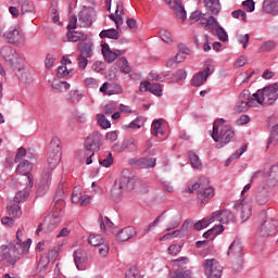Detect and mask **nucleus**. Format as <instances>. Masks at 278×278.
I'll list each match as a JSON object with an SVG mask.
<instances>
[{
	"instance_id": "obj_1",
	"label": "nucleus",
	"mask_w": 278,
	"mask_h": 278,
	"mask_svg": "<svg viewBox=\"0 0 278 278\" xmlns=\"http://www.w3.org/2000/svg\"><path fill=\"white\" fill-rule=\"evenodd\" d=\"M60 162H62V147H60V139H53L48 150V167L42 172L39 181V192H45L49 189V186H51V173L58 168Z\"/></svg>"
},
{
	"instance_id": "obj_2",
	"label": "nucleus",
	"mask_w": 278,
	"mask_h": 278,
	"mask_svg": "<svg viewBox=\"0 0 278 278\" xmlns=\"http://www.w3.org/2000/svg\"><path fill=\"white\" fill-rule=\"evenodd\" d=\"M212 138L214 142H218L217 149H223V147L229 144L236 138V132L231 129L230 125H225L224 118H219L213 124Z\"/></svg>"
},
{
	"instance_id": "obj_3",
	"label": "nucleus",
	"mask_w": 278,
	"mask_h": 278,
	"mask_svg": "<svg viewBox=\"0 0 278 278\" xmlns=\"http://www.w3.org/2000/svg\"><path fill=\"white\" fill-rule=\"evenodd\" d=\"M30 248L31 239H27L23 243L15 242L11 248H4L2 260H4L7 264L14 265L18 260H21L22 255H27V253H29Z\"/></svg>"
},
{
	"instance_id": "obj_4",
	"label": "nucleus",
	"mask_w": 278,
	"mask_h": 278,
	"mask_svg": "<svg viewBox=\"0 0 278 278\" xmlns=\"http://www.w3.org/2000/svg\"><path fill=\"white\" fill-rule=\"evenodd\" d=\"M277 90L278 84L275 83L264 87L263 89H258L254 94H252V99H254L256 105H273L278 99Z\"/></svg>"
},
{
	"instance_id": "obj_5",
	"label": "nucleus",
	"mask_w": 278,
	"mask_h": 278,
	"mask_svg": "<svg viewBox=\"0 0 278 278\" xmlns=\"http://www.w3.org/2000/svg\"><path fill=\"white\" fill-rule=\"evenodd\" d=\"M103 136L99 131L91 132L85 140V149L90 151L91 154H86V151L80 152V160L84 162L86 161L87 165H90L92 162V157H94V151H99L101 149V140Z\"/></svg>"
},
{
	"instance_id": "obj_6",
	"label": "nucleus",
	"mask_w": 278,
	"mask_h": 278,
	"mask_svg": "<svg viewBox=\"0 0 278 278\" xmlns=\"http://www.w3.org/2000/svg\"><path fill=\"white\" fill-rule=\"evenodd\" d=\"M194 190H198V200L202 205L214 197V188L210 187V180L207 178H202L199 182L189 187V192L192 193Z\"/></svg>"
},
{
	"instance_id": "obj_7",
	"label": "nucleus",
	"mask_w": 278,
	"mask_h": 278,
	"mask_svg": "<svg viewBox=\"0 0 278 278\" xmlns=\"http://www.w3.org/2000/svg\"><path fill=\"white\" fill-rule=\"evenodd\" d=\"M264 176L266 178V186L268 188H276V186H278V163L270 165L269 167H265L264 172H256L253 179Z\"/></svg>"
},
{
	"instance_id": "obj_8",
	"label": "nucleus",
	"mask_w": 278,
	"mask_h": 278,
	"mask_svg": "<svg viewBox=\"0 0 278 278\" xmlns=\"http://www.w3.org/2000/svg\"><path fill=\"white\" fill-rule=\"evenodd\" d=\"M0 54L4 62L11 65V68L22 66L23 59L18 55L16 49L12 48V46H3L0 50Z\"/></svg>"
},
{
	"instance_id": "obj_9",
	"label": "nucleus",
	"mask_w": 278,
	"mask_h": 278,
	"mask_svg": "<svg viewBox=\"0 0 278 278\" xmlns=\"http://www.w3.org/2000/svg\"><path fill=\"white\" fill-rule=\"evenodd\" d=\"M3 38L9 45H16L17 47H21L26 42L25 33L21 31L17 26H11L4 31Z\"/></svg>"
},
{
	"instance_id": "obj_10",
	"label": "nucleus",
	"mask_w": 278,
	"mask_h": 278,
	"mask_svg": "<svg viewBox=\"0 0 278 278\" xmlns=\"http://www.w3.org/2000/svg\"><path fill=\"white\" fill-rule=\"evenodd\" d=\"M202 266L207 278H220L223 275V265L216 258L205 260Z\"/></svg>"
},
{
	"instance_id": "obj_11",
	"label": "nucleus",
	"mask_w": 278,
	"mask_h": 278,
	"mask_svg": "<svg viewBox=\"0 0 278 278\" xmlns=\"http://www.w3.org/2000/svg\"><path fill=\"white\" fill-rule=\"evenodd\" d=\"M88 242L91 247H98L101 257H108L110 253V244L104 240L103 236L91 233L88 238Z\"/></svg>"
},
{
	"instance_id": "obj_12",
	"label": "nucleus",
	"mask_w": 278,
	"mask_h": 278,
	"mask_svg": "<svg viewBox=\"0 0 278 278\" xmlns=\"http://www.w3.org/2000/svg\"><path fill=\"white\" fill-rule=\"evenodd\" d=\"M62 216H64V210H62V201L55 204L52 213L45 219V223L49 225L50 229H55L59 223H62Z\"/></svg>"
},
{
	"instance_id": "obj_13",
	"label": "nucleus",
	"mask_w": 278,
	"mask_h": 278,
	"mask_svg": "<svg viewBox=\"0 0 278 278\" xmlns=\"http://www.w3.org/2000/svg\"><path fill=\"white\" fill-rule=\"evenodd\" d=\"M136 176L131 175L128 169H125L122 172L118 188L119 190H127V192H131V190L136 188Z\"/></svg>"
},
{
	"instance_id": "obj_14",
	"label": "nucleus",
	"mask_w": 278,
	"mask_h": 278,
	"mask_svg": "<svg viewBox=\"0 0 278 278\" xmlns=\"http://www.w3.org/2000/svg\"><path fill=\"white\" fill-rule=\"evenodd\" d=\"M254 201L257 205H267L270 201V191L266 189V185H258L254 189Z\"/></svg>"
},
{
	"instance_id": "obj_15",
	"label": "nucleus",
	"mask_w": 278,
	"mask_h": 278,
	"mask_svg": "<svg viewBox=\"0 0 278 278\" xmlns=\"http://www.w3.org/2000/svg\"><path fill=\"white\" fill-rule=\"evenodd\" d=\"M213 218L222 225H233L236 223V215L229 210L215 211L213 212Z\"/></svg>"
},
{
	"instance_id": "obj_16",
	"label": "nucleus",
	"mask_w": 278,
	"mask_h": 278,
	"mask_svg": "<svg viewBox=\"0 0 278 278\" xmlns=\"http://www.w3.org/2000/svg\"><path fill=\"white\" fill-rule=\"evenodd\" d=\"M214 73V67L207 66L203 71L195 74L191 79V85L195 88H199V86H203L205 81H207V77Z\"/></svg>"
},
{
	"instance_id": "obj_17",
	"label": "nucleus",
	"mask_w": 278,
	"mask_h": 278,
	"mask_svg": "<svg viewBox=\"0 0 278 278\" xmlns=\"http://www.w3.org/2000/svg\"><path fill=\"white\" fill-rule=\"evenodd\" d=\"M13 71L17 79H20L21 84H34V76H31V74L25 70V64L23 63V61L22 65H16L15 67H13Z\"/></svg>"
},
{
	"instance_id": "obj_18",
	"label": "nucleus",
	"mask_w": 278,
	"mask_h": 278,
	"mask_svg": "<svg viewBox=\"0 0 278 278\" xmlns=\"http://www.w3.org/2000/svg\"><path fill=\"white\" fill-rule=\"evenodd\" d=\"M277 231V224L270 219L265 220L258 228V235L262 238H268L275 236Z\"/></svg>"
},
{
	"instance_id": "obj_19",
	"label": "nucleus",
	"mask_w": 278,
	"mask_h": 278,
	"mask_svg": "<svg viewBox=\"0 0 278 278\" xmlns=\"http://www.w3.org/2000/svg\"><path fill=\"white\" fill-rule=\"evenodd\" d=\"M33 165L29 161L21 162L16 167L17 175H25L28 179V188H34V177L29 175L31 173Z\"/></svg>"
},
{
	"instance_id": "obj_20",
	"label": "nucleus",
	"mask_w": 278,
	"mask_h": 278,
	"mask_svg": "<svg viewBox=\"0 0 278 278\" xmlns=\"http://www.w3.org/2000/svg\"><path fill=\"white\" fill-rule=\"evenodd\" d=\"M102 55L109 64H112L118 58V55H124L125 50H110V46L108 43H102Z\"/></svg>"
},
{
	"instance_id": "obj_21",
	"label": "nucleus",
	"mask_w": 278,
	"mask_h": 278,
	"mask_svg": "<svg viewBox=\"0 0 278 278\" xmlns=\"http://www.w3.org/2000/svg\"><path fill=\"white\" fill-rule=\"evenodd\" d=\"M91 198L88 194H83L79 188H75L72 193V203H79L81 207L90 205Z\"/></svg>"
},
{
	"instance_id": "obj_22",
	"label": "nucleus",
	"mask_w": 278,
	"mask_h": 278,
	"mask_svg": "<svg viewBox=\"0 0 278 278\" xmlns=\"http://www.w3.org/2000/svg\"><path fill=\"white\" fill-rule=\"evenodd\" d=\"M88 262V254L86 251L78 249L74 252V263L78 270H86V263Z\"/></svg>"
},
{
	"instance_id": "obj_23",
	"label": "nucleus",
	"mask_w": 278,
	"mask_h": 278,
	"mask_svg": "<svg viewBox=\"0 0 278 278\" xmlns=\"http://www.w3.org/2000/svg\"><path fill=\"white\" fill-rule=\"evenodd\" d=\"M238 207L240 210L241 219L249 220V218H251V210H252L251 198L245 197L241 201V205H239Z\"/></svg>"
},
{
	"instance_id": "obj_24",
	"label": "nucleus",
	"mask_w": 278,
	"mask_h": 278,
	"mask_svg": "<svg viewBox=\"0 0 278 278\" xmlns=\"http://www.w3.org/2000/svg\"><path fill=\"white\" fill-rule=\"evenodd\" d=\"M157 159L155 157H141L132 161L135 168H155Z\"/></svg>"
},
{
	"instance_id": "obj_25",
	"label": "nucleus",
	"mask_w": 278,
	"mask_h": 278,
	"mask_svg": "<svg viewBox=\"0 0 278 278\" xmlns=\"http://www.w3.org/2000/svg\"><path fill=\"white\" fill-rule=\"evenodd\" d=\"M115 236L119 242H127V240H131L136 236V228L132 226L125 227L116 232Z\"/></svg>"
},
{
	"instance_id": "obj_26",
	"label": "nucleus",
	"mask_w": 278,
	"mask_h": 278,
	"mask_svg": "<svg viewBox=\"0 0 278 278\" xmlns=\"http://www.w3.org/2000/svg\"><path fill=\"white\" fill-rule=\"evenodd\" d=\"M249 108H257V103L255 102V99H253V96L250 101L239 100L235 106V112L240 114L242 112H247Z\"/></svg>"
},
{
	"instance_id": "obj_27",
	"label": "nucleus",
	"mask_w": 278,
	"mask_h": 278,
	"mask_svg": "<svg viewBox=\"0 0 278 278\" xmlns=\"http://www.w3.org/2000/svg\"><path fill=\"white\" fill-rule=\"evenodd\" d=\"M124 14H125V11L123 10V2H117L115 14L110 15L111 21H114L117 29H118V27H121V25H123V15Z\"/></svg>"
},
{
	"instance_id": "obj_28",
	"label": "nucleus",
	"mask_w": 278,
	"mask_h": 278,
	"mask_svg": "<svg viewBox=\"0 0 278 278\" xmlns=\"http://www.w3.org/2000/svg\"><path fill=\"white\" fill-rule=\"evenodd\" d=\"M263 11L271 16L278 15V0H264Z\"/></svg>"
},
{
	"instance_id": "obj_29",
	"label": "nucleus",
	"mask_w": 278,
	"mask_h": 278,
	"mask_svg": "<svg viewBox=\"0 0 278 278\" xmlns=\"http://www.w3.org/2000/svg\"><path fill=\"white\" fill-rule=\"evenodd\" d=\"M170 8L176 12L177 18H181V21H186V18H188V13H186V9L181 4V1L174 0Z\"/></svg>"
},
{
	"instance_id": "obj_30",
	"label": "nucleus",
	"mask_w": 278,
	"mask_h": 278,
	"mask_svg": "<svg viewBox=\"0 0 278 278\" xmlns=\"http://www.w3.org/2000/svg\"><path fill=\"white\" fill-rule=\"evenodd\" d=\"M227 255L232 257L242 256V242L240 240H235L228 248Z\"/></svg>"
},
{
	"instance_id": "obj_31",
	"label": "nucleus",
	"mask_w": 278,
	"mask_h": 278,
	"mask_svg": "<svg viewBox=\"0 0 278 278\" xmlns=\"http://www.w3.org/2000/svg\"><path fill=\"white\" fill-rule=\"evenodd\" d=\"M67 40L68 42H85L88 40V35L83 31L68 30Z\"/></svg>"
},
{
	"instance_id": "obj_32",
	"label": "nucleus",
	"mask_w": 278,
	"mask_h": 278,
	"mask_svg": "<svg viewBox=\"0 0 278 278\" xmlns=\"http://www.w3.org/2000/svg\"><path fill=\"white\" fill-rule=\"evenodd\" d=\"M78 51H79V55H81L83 58H92V55H94V52H92V42L88 41V42H81L78 43Z\"/></svg>"
},
{
	"instance_id": "obj_33",
	"label": "nucleus",
	"mask_w": 278,
	"mask_h": 278,
	"mask_svg": "<svg viewBox=\"0 0 278 278\" xmlns=\"http://www.w3.org/2000/svg\"><path fill=\"white\" fill-rule=\"evenodd\" d=\"M204 7L215 16L220 14V0H204Z\"/></svg>"
},
{
	"instance_id": "obj_34",
	"label": "nucleus",
	"mask_w": 278,
	"mask_h": 278,
	"mask_svg": "<svg viewBox=\"0 0 278 278\" xmlns=\"http://www.w3.org/2000/svg\"><path fill=\"white\" fill-rule=\"evenodd\" d=\"M79 27L88 28L92 25V18L90 17V13L88 11H81L78 16Z\"/></svg>"
},
{
	"instance_id": "obj_35",
	"label": "nucleus",
	"mask_w": 278,
	"mask_h": 278,
	"mask_svg": "<svg viewBox=\"0 0 278 278\" xmlns=\"http://www.w3.org/2000/svg\"><path fill=\"white\" fill-rule=\"evenodd\" d=\"M7 210H8V214L10 216H13V218H21V216L23 215V212L21 211V206H18V203L16 202H9Z\"/></svg>"
},
{
	"instance_id": "obj_36",
	"label": "nucleus",
	"mask_w": 278,
	"mask_h": 278,
	"mask_svg": "<svg viewBox=\"0 0 278 278\" xmlns=\"http://www.w3.org/2000/svg\"><path fill=\"white\" fill-rule=\"evenodd\" d=\"M98 223L100 224V229L102 231H109L111 233H116V231L112 230V227H114V223H112V220H110V218L108 217H103V215L99 216Z\"/></svg>"
},
{
	"instance_id": "obj_37",
	"label": "nucleus",
	"mask_w": 278,
	"mask_h": 278,
	"mask_svg": "<svg viewBox=\"0 0 278 278\" xmlns=\"http://www.w3.org/2000/svg\"><path fill=\"white\" fill-rule=\"evenodd\" d=\"M225 231V226L216 225L213 228L208 229L206 232L203 233V238L214 240L218 233H223Z\"/></svg>"
},
{
	"instance_id": "obj_38",
	"label": "nucleus",
	"mask_w": 278,
	"mask_h": 278,
	"mask_svg": "<svg viewBox=\"0 0 278 278\" xmlns=\"http://www.w3.org/2000/svg\"><path fill=\"white\" fill-rule=\"evenodd\" d=\"M164 119H154L151 125V134L156 138L164 136V129H162V123Z\"/></svg>"
},
{
	"instance_id": "obj_39",
	"label": "nucleus",
	"mask_w": 278,
	"mask_h": 278,
	"mask_svg": "<svg viewBox=\"0 0 278 278\" xmlns=\"http://www.w3.org/2000/svg\"><path fill=\"white\" fill-rule=\"evenodd\" d=\"M212 223H215L214 215L212 214L208 217H204L202 220H199L194 224L195 231H201L202 229H205L212 225Z\"/></svg>"
},
{
	"instance_id": "obj_40",
	"label": "nucleus",
	"mask_w": 278,
	"mask_h": 278,
	"mask_svg": "<svg viewBox=\"0 0 278 278\" xmlns=\"http://www.w3.org/2000/svg\"><path fill=\"white\" fill-rule=\"evenodd\" d=\"M116 64L121 73H124L125 75H129V73H131V66H129V63L125 56L119 58Z\"/></svg>"
},
{
	"instance_id": "obj_41",
	"label": "nucleus",
	"mask_w": 278,
	"mask_h": 278,
	"mask_svg": "<svg viewBox=\"0 0 278 278\" xmlns=\"http://www.w3.org/2000/svg\"><path fill=\"white\" fill-rule=\"evenodd\" d=\"M189 161L192 168H203V164L194 151H189Z\"/></svg>"
},
{
	"instance_id": "obj_42",
	"label": "nucleus",
	"mask_w": 278,
	"mask_h": 278,
	"mask_svg": "<svg viewBox=\"0 0 278 278\" xmlns=\"http://www.w3.org/2000/svg\"><path fill=\"white\" fill-rule=\"evenodd\" d=\"M100 38H111L112 40H118V31L114 28L105 29L100 33Z\"/></svg>"
},
{
	"instance_id": "obj_43",
	"label": "nucleus",
	"mask_w": 278,
	"mask_h": 278,
	"mask_svg": "<svg viewBox=\"0 0 278 278\" xmlns=\"http://www.w3.org/2000/svg\"><path fill=\"white\" fill-rule=\"evenodd\" d=\"M220 26V23H218V20L214 17L213 15L208 16L206 20V27L211 31V34H214V30Z\"/></svg>"
},
{
	"instance_id": "obj_44",
	"label": "nucleus",
	"mask_w": 278,
	"mask_h": 278,
	"mask_svg": "<svg viewBox=\"0 0 278 278\" xmlns=\"http://www.w3.org/2000/svg\"><path fill=\"white\" fill-rule=\"evenodd\" d=\"M160 38L163 40V42H166V45H173L175 40L173 39V34L166 29H162L159 31Z\"/></svg>"
},
{
	"instance_id": "obj_45",
	"label": "nucleus",
	"mask_w": 278,
	"mask_h": 278,
	"mask_svg": "<svg viewBox=\"0 0 278 278\" xmlns=\"http://www.w3.org/2000/svg\"><path fill=\"white\" fill-rule=\"evenodd\" d=\"M60 251H62V245H56L53 249L49 250L47 258L50 262H55L58 257L60 256Z\"/></svg>"
},
{
	"instance_id": "obj_46",
	"label": "nucleus",
	"mask_w": 278,
	"mask_h": 278,
	"mask_svg": "<svg viewBox=\"0 0 278 278\" xmlns=\"http://www.w3.org/2000/svg\"><path fill=\"white\" fill-rule=\"evenodd\" d=\"M29 188L31 187H26L23 191H18L15 194L14 197L15 203H23V201H25V199L29 197Z\"/></svg>"
},
{
	"instance_id": "obj_47",
	"label": "nucleus",
	"mask_w": 278,
	"mask_h": 278,
	"mask_svg": "<svg viewBox=\"0 0 278 278\" xmlns=\"http://www.w3.org/2000/svg\"><path fill=\"white\" fill-rule=\"evenodd\" d=\"M214 33L222 42H227L229 40V35H227V30H225L223 26L217 27Z\"/></svg>"
},
{
	"instance_id": "obj_48",
	"label": "nucleus",
	"mask_w": 278,
	"mask_h": 278,
	"mask_svg": "<svg viewBox=\"0 0 278 278\" xmlns=\"http://www.w3.org/2000/svg\"><path fill=\"white\" fill-rule=\"evenodd\" d=\"M100 166H104V168H110L112 164H114V157H112V153H108L106 156H101L99 160Z\"/></svg>"
},
{
	"instance_id": "obj_49",
	"label": "nucleus",
	"mask_w": 278,
	"mask_h": 278,
	"mask_svg": "<svg viewBox=\"0 0 278 278\" xmlns=\"http://www.w3.org/2000/svg\"><path fill=\"white\" fill-rule=\"evenodd\" d=\"M276 47H277V42H275V41H273V40L265 41V42L261 46L260 51H261L262 53L270 52V51H273Z\"/></svg>"
},
{
	"instance_id": "obj_50",
	"label": "nucleus",
	"mask_w": 278,
	"mask_h": 278,
	"mask_svg": "<svg viewBox=\"0 0 278 278\" xmlns=\"http://www.w3.org/2000/svg\"><path fill=\"white\" fill-rule=\"evenodd\" d=\"M98 123L102 129H110L112 127V123L109 122L108 118H105V115L98 114L97 115Z\"/></svg>"
},
{
	"instance_id": "obj_51",
	"label": "nucleus",
	"mask_w": 278,
	"mask_h": 278,
	"mask_svg": "<svg viewBox=\"0 0 278 278\" xmlns=\"http://www.w3.org/2000/svg\"><path fill=\"white\" fill-rule=\"evenodd\" d=\"M149 92L156 97H162V85L159 83H152L149 87Z\"/></svg>"
},
{
	"instance_id": "obj_52",
	"label": "nucleus",
	"mask_w": 278,
	"mask_h": 278,
	"mask_svg": "<svg viewBox=\"0 0 278 278\" xmlns=\"http://www.w3.org/2000/svg\"><path fill=\"white\" fill-rule=\"evenodd\" d=\"M112 94H123V87L119 84L110 85V91L108 92V97H112Z\"/></svg>"
},
{
	"instance_id": "obj_53",
	"label": "nucleus",
	"mask_w": 278,
	"mask_h": 278,
	"mask_svg": "<svg viewBox=\"0 0 278 278\" xmlns=\"http://www.w3.org/2000/svg\"><path fill=\"white\" fill-rule=\"evenodd\" d=\"M164 214H166V212H163L162 215L157 216L151 224L146 226L143 228L144 233H149V231H151V229L157 227V225H160V220H162V217L164 216Z\"/></svg>"
},
{
	"instance_id": "obj_54",
	"label": "nucleus",
	"mask_w": 278,
	"mask_h": 278,
	"mask_svg": "<svg viewBox=\"0 0 278 278\" xmlns=\"http://www.w3.org/2000/svg\"><path fill=\"white\" fill-rule=\"evenodd\" d=\"M186 77H188V73L186 72V70H178L175 74H174V81L178 83V81H182V79H186Z\"/></svg>"
},
{
	"instance_id": "obj_55",
	"label": "nucleus",
	"mask_w": 278,
	"mask_h": 278,
	"mask_svg": "<svg viewBox=\"0 0 278 278\" xmlns=\"http://www.w3.org/2000/svg\"><path fill=\"white\" fill-rule=\"evenodd\" d=\"M56 75L61 78L68 77L71 75V71H68V67H66V65H61L58 67Z\"/></svg>"
},
{
	"instance_id": "obj_56",
	"label": "nucleus",
	"mask_w": 278,
	"mask_h": 278,
	"mask_svg": "<svg viewBox=\"0 0 278 278\" xmlns=\"http://www.w3.org/2000/svg\"><path fill=\"white\" fill-rule=\"evenodd\" d=\"M52 88H54V90H68L71 88V84L66 81L53 83Z\"/></svg>"
},
{
	"instance_id": "obj_57",
	"label": "nucleus",
	"mask_w": 278,
	"mask_h": 278,
	"mask_svg": "<svg viewBox=\"0 0 278 278\" xmlns=\"http://www.w3.org/2000/svg\"><path fill=\"white\" fill-rule=\"evenodd\" d=\"M233 18H241L243 23H247V12L242 10H237L231 13Z\"/></svg>"
},
{
	"instance_id": "obj_58",
	"label": "nucleus",
	"mask_w": 278,
	"mask_h": 278,
	"mask_svg": "<svg viewBox=\"0 0 278 278\" xmlns=\"http://www.w3.org/2000/svg\"><path fill=\"white\" fill-rule=\"evenodd\" d=\"M126 278H140V273L136 266L130 267L129 270L126 273Z\"/></svg>"
},
{
	"instance_id": "obj_59",
	"label": "nucleus",
	"mask_w": 278,
	"mask_h": 278,
	"mask_svg": "<svg viewBox=\"0 0 278 278\" xmlns=\"http://www.w3.org/2000/svg\"><path fill=\"white\" fill-rule=\"evenodd\" d=\"M49 262L51 261L48 257L40 258L38 263V270H40V273H45V270H47V266H49Z\"/></svg>"
},
{
	"instance_id": "obj_60",
	"label": "nucleus",
	"mask_w": 278,
	"mask_h": 278,
	"mask_svg": "<svg viewBox=\"0 0 278 278\" xmlns=\"http://www.w3.org/2000/svg\"><path fill=\"white\" fill-rule=\"evenodd\" d=\"M242 5L247 12H255V2L253 0H245L243 1Z\"/></svg>"
},
{
	"instance_id": "obj_61",
	"label": "nucleus",
	"mask_w": 278,
	"mask_h": 278,
	"mask_svg": "<svg viewBox=\"0 0 278 278\" xmlns=\"http://www.w3.org/2000/svg\"><path fill=\"white\" fill-rule=\"evenodd\" d=\"M203 17V13L201 11H194L190 15L191 23H199V21Z\"/></svg>"
},
{
	"instance_id": "obj_62",
	"label": "nucleus",
	"mask_w": 278,
	"mask_h": 278,
	"mask_svg": "<svg viewBox=\"0 0 278 278\" xmlns=\"http://www.w3.org/2000/svg\"><path fill=\"white\" fill-rule=\"evenodd\" d=\"M78 67L81 68V71L86 70V66H88V58L81 56V54L78 55Z\"/></svg>"
},
{
	"instance_id": "obj_63",
	"label": "nucleus",
	"mask_w": 278,
	"mask_h": 278,
	"mask_svg": "<svg viewBox=\"0 0 278 278\" xmlns=\"http://www.w3.org/2000/svg\"><path fill=\"white\" fill-rule=\"evenodd\" d=\"M34 10V3L29 2V0H25L22 3V12L25 14V12H31Z\"/></svg>"
},
{
	"instance_id": "obj_64",
	"label": "nucleus",
	"mask_w": 278,
	"mask_h": 278,
	"mask_svg": "<svg viewBox=\"0 0 278 278\" xmlns=\"http://www.w3.org/2000/svg\"><path fill=\"white\" fill-rule=\"evenodd\" d=\"M168 252L170 255H177L178 253H181V245L173 244L168 248Z\"/></svg>"
}]
</instances>
